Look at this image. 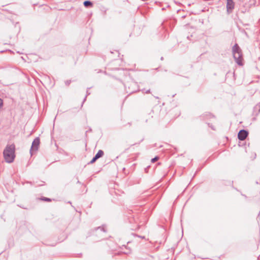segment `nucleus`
<instances>
[{
  "instance_id": "9",
  "label": "nucleus",
  "mask_w": 260,
  "mask_h": 260,
  "mask_svg": "<svg viewBox=\"0 0 260 260\" xmlns=\"http://www.w3.org/2000/svg\"><path fill=\"white\" fill-rule=\"evenodd\" d=\"M253 111L256 114H257L260 112V103L254 106L253 108Z\"/></svg>"
},
{
  "instance_id": "13",
  "label": "nucleus",
  "mask_w": 260,
  "mask_h": 260,
  "mask_svg": "<svg viewBox=\"0 0 260 260\" xmlns=\"http://www.w3.org/2000/svg\"><path fill=\"white\" fill-rule=\"evenodd\" d=\"M159 159V157L158 156H155V157L153 158L152 159H151V162H155V161H156L157 160H158Z\"/></svg>"
},
{
  "instance_id": "6",
  "label": "nucleus",
  "mask_w": 260,
  "mask_h": 260,
  "mask_svg": "<svg viewBox=\"0 0 260 260\" xmlns=\"http://www.w3.org/2000/svg\"><path fill=\"white\" fill-rule=\"evenodd\" d=\"M248 132L246 130H240L238 134V138L241 141L244 140L248 136Z\"/></svg>"
},
{
  "instance_id": "15",
  "label": "nucleus",
  "mask_w": 260,
  "mask_h": 260,
  "mask_svg": "<svg viewBox=\"0 0 260 260\" xmlns=\"http://www.w3.org/2000/svg\"><path fill=\"white\" fill-rule=\"evenodd\" d=\"M89 94H90V92H88V90H87V91H86V96H85V97L84 98V100H83V103H84V102L86 101L87 96L88 95H89Z\"/></svg>"
},
{
  "instance_id": "7",
  "label": "nucleus",
  "mask_w": 260,
  "mask_h": 260,
  "mask_svg": "<svg viewBox=\"0 0 260 260\" xmlns=\"http://www.w3.org/2000/svg\"><path fill=\"white\" fill-rule=\"evenodd\" d=\"M104 155V151L102 150H100L98 151V153L95 154V155L92 158L91 161L88 163V164H91L95 162V161L99 159V158L103 156Z\"/></svg>"
},
{
  "instance_id": "8",
  "label": "nucleus",
  "mask_w": 260,
  "mask_h": 260,
  "mask_svg": "<svg viewBox=\"0 0 260 260\" xmlns=\"http://www.w3.org/2000/svg\"><path fill=\"white\" fill-rule=\"evenodd\" d=\"M83 5L86 8H89L92 7L93 6V4L90 1H85L83 2Z\"/></svg>"
},
{
  "instance_id": "4",
  "label": "nucleus",
  "mask_w": 260,
  "mask_h": 260,
  "mask_svg": "<svg viewBox=\"0 0 260 260\" xmlns=\"http://www.w3.org/2000/svg\"><path fill=\"white\" fill-rule=\"evenodd\" d=\"M40 143V141L39 137H37L34 140L30 149V154L31 156L32 155L34 152L38 151Z\"/></svg>"
},
{
  "instance_id": "5",
  "label": "nucleus",
  "mask_w": 260,
  "mask_h": 260,
  "mask_svg": "<svg viewBox=\"0 0 260 260\" xmlns=\"http://www.w3.org/2000/svg\"><path fill=\"white\" fill-rule=\"evenodd\" d=\"M226 11L228 14L231 13L235 8V3L233 0H226Z\"/></svg>"
},
{
  "instance_id": "10",
  "label": "nucleus",
  "mask_w": 260,
  "mask_h": 260,
  "mask_svg": "<svg viewBox=\"0 0 260 260\" xmlns=\"http://www.w3.org/2000/svg\"><path fill=\"white\" fill-rule=\"evenodd\" d=\"M99 230L101 231H102V232H103L104 233L106 232V230L105 226H99V227L96 228L94 229V230L95 231H97L98 230Z\"/></svg>"
},
{
  "instance_id": "19",
  "label": "nucleus",
  "mask_w": 260,
  "mask_h": 260,
  "mask_svg": "<svg viewBox=\"0 0 260 260\" xmlns=\"http://www.w3.org/2000/svg\"><path fill=\"white\" fill-rule=\"evenodd\" d=\"M160 59H161V60H163L164 59L163 57H161Z\"/></svg>"
},
{
  "instance_id": "17",
  "label": "nucleus",
  "mask_w": 260,
  "mask_h": 260,
  "mask_svg": "<svg viewBox=\"0 0 260 260\" xmlns=\"http://www.w3.org/2000/svg\"><path fill=\"white\" fill-rule=\"evenodd\" d=\"M3 101L2 99L0 98V109L3 107Z\"/></svg>"
},
{
  "instance_id": "16",
  "label": "nucleus",
  "mask_w": 260,
  "mask_h": 260,
  "mask_svg": "<svg viewBox=\"0 0 260 260\" xmlns=\"http://www.w3.org/2000/svg\"><path fill=\"white\" fill-rule=\"evenodd\" d=\"M71 82V80H67L65 82V84L66 85L69 86Z\"/></svg>"
},
{
  "instance_id": "11",
  "label": "nucleus",
  "mask_w": 260,
  "mask_h": 260,
  "mask_svg": "<svg viewBox=\"0 0 260 260\" xmlns=\"http://www.w3.org/2000/svg\"><path fill=\"white\" fill-rule=\"evenodd\" d=\"M203 116L204 117H205L206 118H211L214 117V115L210 113H206Z\"/></svg>"
},
{
  "instance_id": "2",
  "label": "nucleus",
  "mask_w": 260,
  "mask_h": 260,
  "mask_svg": "<svg viewBox=\"0 0 260 260\" xmlns=\"http://www.w3.org/2000/svg\"><path fill=\"white\" fill-rule=\"evenodd\" d=\"M232 53L235 62L239 66H243V54L241 49L237 44L232 47Z\"/></svg>"
},
{
  "instance_id": "18",
  "label": "nucleus",
  "mask_w": 260,
  "mask_h": 260,
  "mask_svg": "<svg viewBox=\"0 0 260 260\" xmlns=\"http://www.w3.org/2000/svg\"><path fill=\"white\" fill-rule=\"evenodd\" d=\"M137 143H135V144H132L130 145V146H133V145H136Z\"/></svg>"
},
{
  "instance_id": "12",
  "label": "nucleus",
  "mask_w": 260,
  "mask_h": 260,
  "mask_svg": "<svg viewBox=\"0 0 260 260\" xmlns=\"http://www.w3.org/2000/svg\"><path fill=\"white\" fill-rule=\"evenodd\" d=\"M41 200L46 201V202H50L51 201V199L50 198H48L46 197H43L41 199Z\"/></svg>"
},
{
  "instance_id": "1",
  "label": "nucleus",
  "mask_w": 260,
  "mask_h": 260,
  "mask_svg": "<svg viewBox=\"0 0 260 260\" xmlns=\"http://www.w3.org/2000/svg\"><path fill=\"white\" fill-rule=\"evenodd\" d=\"M15 146L14 144L7 145L5 148L3 155L6 161L8 163L13 162L15 157Z\"/></svg>"
},
{
  "instance_id": "14",
  "label": "nucleus",
  "mask_w": 260,
  "mask_h": 260,
  "mask_svg": "<svg viewBox=\"0 0 260 260\" xmlns=\"http://www.w3.org/2000/svg\"><path fill=\"white\" fill-rule=\"evenodd\" d=\"M143 92V93H149L150 92V89H148V90H145V89H143L141 90Z\"/></svg>"
},
{
  "instance_id": "3",
  "label": "nucleus",
  "mask_w": 260,
  "mask_h": 260,
  "mask_svg": "<svg viewBox=\"0 0 260 260\" xmlns=\"http://www.w3.org/2000/svg\"><path fill=\"white\" fill-rule=\"evenodd\" d=\"M124 87L127 93L132 94L139 91L137 83L133 81L127 82L124 84Z\"/></svg>"
}]
</instances>
